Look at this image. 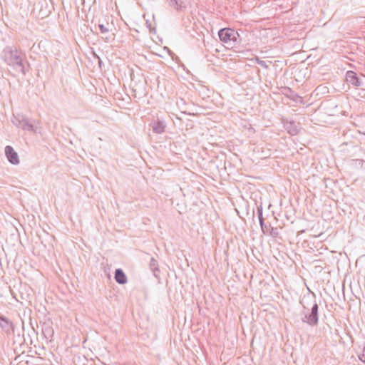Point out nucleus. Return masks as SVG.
I'll return each instance as SVG.
<instances>
[{
    "label": "nucleus",
    "instance_id": "1",
    "mask_svg": "<svg viewBox=\"0 0 365 365\" xmlns=\"http://www.w3.org/2000/svg\"><path fill=\"white\" fill-rule=\"evenodd\" d=\"M2 56L5 63L16 72L26 75V57L21 51L15 46H6L2 51Z\"/></svg>",
    "mask_w": 365,
    "mask_h": 365
},
{
    "label": "nucleus",
    "instance_id": "2",
    "mask_svg": "<svg viewBox=\"0 0 365 365\" xmlns=\"http://www.w3.org/2000/svg\"><path fill=\"white\" fill-rule=\"evenodd\" d=\"M303 317L302 321L311 327L317 326L319 324V305L314 299L311 309L303 306Z\"/></svg>",
    "mask_w": 365,
    "mask_h": 365
},
{
    "label": "nucleus",
    "instance_id": "3",
    "mask_svg": "<svg viewBox=\"0 0 365 365\" xmlns=\"http://www.w3.org/2000/svg\"><path fill=\"white\" fill-rule=\"evenodd\" d=\"M11 121L17 128L31 132H35L38 124V121L27 118L26 115H12Z\"/></svg>",
    "mask_w": 365,
    "mask_h": 365
},
{
    "label": "nucleus",
    "instance_id": "4",
    "mask_svg": "<svg viewBox=\"0 0 365 365\" xmlns=\"http://www.w3.org/2000/svg\"><path fill=\"white\" fill-rule=\"evenodd\" d=\"M218 36L221 41L229 43L232 41H236L239 34L232 29L224 28L218 31Z\"/></svg>",
    "mask_w": 365,
    "mask_h": 365
},
{
    "label": "nucleus",
    "instance_id": "5",
    "mask_svg": "<svg viewBox=\"0 0 365 365\" xmlns=\"http://www.w3.org/2000/svg\"><path fill=\"white\" fill-rule=\"evenodd\" d=\"M284 128L292 135H296L300 130V123L292 119V117L282 118Z\"/></svg>",
    "mask_w": 365,
    "mask_h": 365
},
{
    "label": "nucleus",
    "instance_id": "6",
    "mask_svg": "<svg viewBox=\"0 0 365 365\" xmlns=\"http://www.w3.org/2000/svg\"><path fill=\"white\" fill-rule=\"evenodd\" d=\"M0 327L6 335L10 336L14 333V324L6 317L0 315Z\"/></svg>",
    "mask_w": 365,
    "mask_h": 365
},
{
    "label": "nucleus",
    "instance_id": "7",
    "mask_svg": "<svg viewBox=\"0 0 365 365\" xmlns=\"http://www.w3.org/2000/svg\"><path fill=\"white\" fill-rule=\"evenodd\" d=\"M98 27L99 29L100 32L104 35L103 38L105 40V41L110 42L114 40L115 34L113 32H112L110 29V26L108 23H106V24H99L98 25Z\"/></svg>",
    "mask_w": 365,
    "mask_h": 365
},
{
    "label": "nucleus",
    "instance_id": "8",
    "mask_svg": "<svg viewBox=\"0 0 365 365\" xmlns=\"http://www.w3.org/2000/svg\"><path fill=\"white\" fill-rule=\"evenodd\" d=\"M346 81L354 87H360L364 85L363 81L352 71H348L346 73Z\"/></svg>",
    "mask_w": 365,
    "mask_h": 365
},
{
    "label": "nucleus",
    "instance_id": "9",
    "mask_svg": "<svg viewBox=\"0 0 365 365\" xmlns=\"http://www.w3.org/2000/svg\"><path fill=\"white\" fill-rule=\"evenodd\" d=\"M5 154L9 162L12 165H18L19 163V158L17 153L14 149L10 146L6 145L5 147Z\"/></svg>",
    "mask_w": 365,
    "mask_h": 365
},
{
    "label": "nucleus",
    "instance_id": "10",
    "mask_svg": "<svg viewBox=\"0 0 365 365\" xmlns=\"http://www.w3.org/2000/svg\"><path fill=\"white\" fill-rule=\"evenodd\" d=\"M41 331L43 336L47 340L51 341L54 334L52 325L50 323L44 322L42 325Z\"/></svg>",
    "mask_w": 365,
    "mask_h": 365
},
{
    "label": "nucleus",
    "instance_id": "11",
    "mask_svg": "<svg viewBox=\"0 0 365 365\" xmlns=\"http://www.w3.org/2000/svg\"><path fill=\"white\" fill-rule=\"evenodd\" d=\"M149 268L152 271L155 277H156L157 279H159L160 270L159 269L158 262L154 257H151V259L150 260Z\"/></svg>",
    "mask_w": 365,
    "mask_h": 365
},
{
    "label": "nucleus",
    "instance_id": "12",
    "mask_svg": "<svg viewBox=\"0 0 365 365\" xmlns=\"http://www.w3.org/2000/svg\"><path fill=\"white\" fill-rule=\"evenodd\" d=\"M115 280L120 284H124L127 282V277L121 269H116L115 271Z\"/></svg>",
    "mask_w": 365,
    "mask_h": 365
},
{
    "label": "nucleus",
    "instance_id": "13",
    "mask_svg": "<svg viewBox=\"0 0 365 365\" xmlns=\"http://www.w3.org/2000/svg\"><path fill=\"white\" fill-rule=\"evenodd\" d=\"M168 5L176 11H182L186 8L183 0H167Z\"/></svg>",
    "mask_w": 365,
    "mask_h": 365
},
{
    "label": "nucleus",
    "instance_id": "14",
    "mask_svg": "<svg viewBox=\"0 0 365 365\" xmlns=\"http://www.w3.org/2000/svg\"><path fill=\"white\" fill-rule=\"evenodd\" d=\"M152 128L155 133L160 134L165 131V125L162 121H155L153 123Z\"/></svg>",
    "mask_w": 365,
    "mask_h": 365
},
{
    "label": "nucleus",
    "instance_id": "15",
    "mask_svg": "<svg viewBox=\"0 0 365 365\" xmlns=\"http://www.w3.org/2000/svg\"><path fill=\"white\" fill-rule=\"evenodd\" d=\"M262 231L265 235H269L273 237H277L279 235V231L277 227H272L269 231L267 230V224L261 228Z\"/></svg>",
    "mask_w": 365,
    "mask_h": 365
},
{
    "label": "nucleus",
    "instance_id": "16",
    "mask_svg": "<svg viewBox=\"0 0 365 365\" xmlns=\"http://www.w3.org/2000/svg\"><path fill=\"white\" fill-rule=\"evenodd\" d=\"M257 213L258 219H259V224H260V226L262 228V227H263V226H264L267 224L264 222V219L263 218V215H262L263 208H262V205H259L257 207Z\"/></svg>",
    "mask_w": 365,
    "mask_h": 365
},
{
    "label": "nucleus",
    "instance_id": "17",
    "mask_svg": "<svg viewBox=\"0 0 365 365\" xmlns=\"http://www.w3.org/2000/svg\"><path fill=\"white\" fill-rule=\"evenodd\" d=\"M359 359L363 363H365V347L363 349V352L359 355Z\"/></svg>",
    "mask_w": 365,
    "mask_h": 365
},
{
    "label": "nucleus",
    "instance_id": "18",
    "mask_svg": "<svg viewBox=\"0 0 365 365\" xmlns=\"http://www.w3.org/2000/svg\"><path fill=\"white\" fill-rule=\"evenodd\" d=\"M257 63L261 66L262 67H264V68H267V66L265 63V61H262V60H257Z\"/></svg>",
    "mask_w": 365,
    "mask_h": 365
},
{
    "label": "nucleus",
    "instance_id": "19",
    "mask_svg": "<svg viewBox=\"0 0 365 365\" xmlns=\"http://www.w3.org/2000/svg\"><path fill=\"white\" fill-rule=\"evenodd\" d=\"M272 227L271 225L269 223L267 224V230L269 231V230Z\"/></svg>",
    "mask_w": 365,
    "mask_h": 365
},
{
    "label": "nucleus",
    "instance_id": "20",
    "mask_svg": "<svg viewBox=\"0 0 365 365\" xmlns=\"http://www.w3.org/2000/svg\"><path fill=\"white\" fill-rule=\"evenodd\" d=\"M182 114H189V115H191V114H195L194 113H187L185 111H183L182 112Z\"/></svg>",
    "mask_w": 365,
    "mask_h": 365
},
{
    "label": "nucleus",
    "instance_id": "21",
    "mask_svg": "<svg viewBox=\"0 0 365 365\" xmlns=\"http://www.w3.org/2000/svg\"><path fill=\"white\" fill-rule=\"evenodd\" d=\"M98 63H99V65L101 66V58H100L99 57H98Z\"/></svg>",
    "mask_w": 365,
    "mask_h": 365
}]
</instances>
